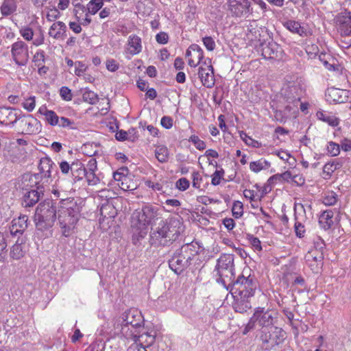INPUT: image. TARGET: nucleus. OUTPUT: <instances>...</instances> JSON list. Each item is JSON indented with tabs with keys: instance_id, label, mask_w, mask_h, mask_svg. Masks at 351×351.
I'll use <instances>...</instances> for the list:
<instances>
[{
	"instance_id": "obj_45",
	"label": "nucleus",
	"mask_w": 351,
	"mask_h": 351,
	"mask_svg": "<svg viewBox=\"0 0 351 351\" xmlns=\"http://www.w3.org/2000/svg\"><path fill=\"white\" fill-rule=\"evenodd\" d=\"M232 213L234 217L239 219L243 215V205L240 201H234L233 202Z\"/></svg>"
},
{
	"instance_id": "obj_39",
	"label": "nucleus",
	"mask_w": 351,
	"mask_h": 351,
	"mask_svg": "<svg viewBox=\"0 0 351 351\" xmlns=\"http://www.w3.org/2000/svg\"><path fill=\"white\" fill-rule=\"evenodd\" d=\"M103 5L104 3L101 0H90L86 6L88 13L94 15L102 8Z\"/></svg>"
},
{
	"instance_id": "obj_50",
	"label": "nucleus",
	"mask_w": 351,
	"mask_h": 351,
	"mask_svg": "<svg viewBox=\"0 0 351 351\" xmlns=\"http://www.w3.org/2000/svg\"><path fill=\"white\" fill-rule=\"evenodd\" d=\"M203 177L200 173L197 171H194L192 173V186L195 189H199L201 188L202 183L203 182Z\"/></svg>"
},
{
	"instance_id": "obj_56",
	"label": "nucleus",
	"mask_w": 351,
	"mask_h": 351,
	"mask_svg": "<svg viewBox=\"0 0 351 351\" xmlns=\"http://www.w3.org/2000/svg\"><path fill=\"white\" fill-rule=\"evenodd\" d=\"M20 34L26 40H31L33 39L34 31L29 27H23L20 29Z\"/></svg>"
},
{
	"instance_id": "obj_6",
	"label": "nucleus",
	"mask_w": 351,
	"mask_h": 351,
	"mask_svg": "<svg viewBox=\"0 0 351 351\" xmlns=\"http://www.w3.org/2000/svg\"><path fill=\"white\" fill-rule=\"evenodd\" d=\"M256 287V280L254 276L250 274L247 276L241 274L237 280H232V282H229L224 287L230 294L243 295L250 298L254 295Z\"/></svg>"
},
{
	"instance_id": "obj_17",
	"label": "nucleus",
	"mask_w": 351,
	"mask_h": 351,
	"mask_svg": "<svg viewBox=\"0 0 351 351\" xmlns=\"http://www.w3.org/2000/svg\"><path fill=\"white\" fill-rule=\"evenodd\" d=\"M254 319L256 320V322L259 326L262 327L261 330H265L266 331L271 329L274 326V317L271 311L265 310V308H257L254 313Z\"/></svg>"
},
{
	"instance_id": "obj_55",
	"label": "nucleus",
	"mask_w": 351,
	"mask_h": 351,
	"mask_svg": "<svg viewBox=\"0 0 351 351\" xmlns=\"http://www.w3.org/2000/svg\"><path fill=\"white\" fill-rule=\"evenodd\" d=\"M145 184L146 186H147L149 189H152L154 191L164 193L163 184L162 182H152V180H146Z\"/></svg>"
},
{
	"instance_id": "obj_11",
	"label": "nucleus",
	"mask_w": 351,
	"mask_h": 351,
	"mask_svg": "<svg viewBox=\"0 0 351 351\" xmlns=\"http://www.w3.org/2000/svg\"><path fill=\"white\" fill-rule=\"evenodd\" d=\"M158 208L152 205H146L136 210L132 215L133 223L147 228L158 219Z\"/></svg>"
},
{
	"instance_id": "obj_40",
	"label": "nucleus",
	"mask_w": 351,
	"mask_h": 351,
	"mask_svg": "<svg viewBox=\"0 0 351 351\" xmlns=\"http://www.w3.org/2000/svg\"><path fill=\"white\" fill-rule=\"evenodd\" d=\"M24 256V251L21 243H19V240L12 246L10 251V256L16 260H19Z\"/></svg>"
},
{
	"instance_id": "obj_33",
	"label": "nucleus",
	"mask_w": 351,
	"mask_h": 351,
	"mask_svg": "<svg viewBox=\"0 0 351 351\" xmlns=\"http://www.w3.org/2000/svg\"><path fill=\"white\" fill-rule=\"evenodd\" d=\"M285 27L289 31L298 34L300 36H306L307 34L306 29L301 26L300 23L295 21H288L285 23Z\"/></svg>"
},
{
	"instance_id": "obj_46",
	"label": "nucleus",
	"mask_w": 351,
	"mask_h": 351,
	"mask_svg": "<svg viewBox=\"0 0 351 351\" xmlns=\"http://www.w3.org/2000/svg\"><path fill=\"white\" fill-rule=\"evenodd\" d=\"M119 187L124 191H132L136 189V184L128 177L123 178V182L119 184Z\"/></svg>"
},
{
	"instance_id": "obj_10",
	"label": "nucleus",
	"mask_w": 351,
	"mask_h": 351,
	"mask_svg": "<svg viewBox=\"0 0 351 351\" xmlns=\"http://www.w3.org/2000/svg\"><path fill=\"white\" fill-rule=\"evenodd\" d=\"M30 183L29 189H23L21 204L24 208L33 207L44 195L43 183H37L34 181Z\"/></svg>"
},
{
	"instance_id": "obj_15",
	"label": "nucleus",
	"mask_w": 351,
	"mask_h": 351,
	"mask_svg": "<svg viewBox=\"0 0 351 351\" xmlns=\"http://www.w3.org/2000/svg\"><path fill=\"white\" fill-rule=\"evenodd\" d=\"M229 10L236 17L247 18L253 12L249 0H230Z\"/></svg>"
},
{
	"instance_id": "obj_42",
	"label": "nucleus",
	"mask_w": 351,
	"mask_h": 351,
	"mask_svg": "<svg viewBox=\"0 0 351 351\" xmlns=\"http://www.w3.org/2000/svg\"><path fill=\"white\" fill-rule=\"evenodd\" d=\"M246 239L254 250L261 252L263 250L261 242L258 237H254L252 234H247Z\"/></svg>"
},
{
	"instance_id": "obj_12",
	"label": "nucleus",
	"mask_w": 351,
	"mask_h": 351,
	"mask_svg": "<svg viewBox=\"0 0 351 351\" xmlns=\"http://www.w3.org/2000/svg\"><path fill=\"white\" fill-rule=\"evenodd\" d=\"M11 55L13 61L19 66H26L29 62V48L27 45L18 40L11 45Z\"/></svg>"
},
{
	"instance_id": "obj_49",
	"label": "nucleus",
	"mask_w": 351,
	"mask_h": 351,
	"mask_svg": "<svg viewBox=\"0 0 351 351\" xmlns=\"http://www.w3.org/2000/svg\"><path fill=\"white\" fill-rule=\"evenodd\" d=\"M189 141L191 142L198 150H204L206 149V143L201 140L198 136L195 134L191 135L189 138Z\"/></svg>"
},
{
	"instance_id": "obj_41",
	"label": "nucleus",
	"mask_w": 351,
	"mask_h": 351,
	"mask_svg": "<svg viewBox=\"0 0 351 351\" xmlns=\"http://www.w3.org/2000/svg\"><path fill=\"white\" fill-rule=\"evenodd\" d=\"M59 168L62 175L66 176L69 180L73 169V162L69 164L66 160H62L59 162Z\"/></svg>"
},
{
	"instance_id": "obj_1",
	"label": "nucleus",
	"mask_w": 351,
	"mask_h": 351,
	"mask_svg": "<svg viewBox=\"0 0 351 351\" xmlns=\"http://www.w3.org/2000/svg\"><path fill=\"white\" fill-rule=\"evenodd\" d=\"M182 231V223L178 217H169L161 221L149 233V242L155 247H169L178 240Z\"/></svg>"
},
{
	"instance_id": "obj_38",
	"label": "nucleus",
	"mask_w": 351,
	"mask_h": 351,
	"mask_svg": "<svg viewBox=\"0 0 351 351\" xmlns=\"http://www.w3.org/2000/svg\"><path fill=\"white\" fill-rule=\"evenodd\" d=\"M338 200L337 194L332 191H327L322 196V203L326 206H333L335 205Z\"/></svg>"
},
{
	"instance_id": "obj_24",
	"label": "nucleus",
	"mask_w": 351,
	"mask_h": 351,
	"mask_svg": "<svg viewBox=\"0 0 351 351\" xmlns=\"http://www.w3.org/2000/svg\"><path fill=\"white\" fill-rule=\"evenodd\" d=\"M85 176L86 170L84 164L79 160L73 161V169L69 181L71 184H74L82 180Z\"/></svg>"
},
{
	"instance_id": "obj_60",
	"label": "nucleus",
	"mask_w": 351,
	"mask_h": 351,
	"mask_svg": "<svg viewBox=\"0 0 351 351\" xmlns=\"http://www.w3.org/2000/svg\"><path fill=\"white\" fill-rule=\"evenodd\" d=\"M202 42L207 50L212 51L215 48V43L211 36H206L202 38Z\"/></svg>"
},
{
	"instance_id": "obj_37",
	"label": "nucleus",
	"mask_w": 351,
	"mask_h": 351,
	"mask_svg": "<svg viewBox=\"0 0 351 351\" xmlns=\"http://www.w3.org/2000/svg\"><path fill=\"white\" fill-rule=\"evenodd\" d=\"M83 100L90 104L94 105L99 101L98 95L93 90L85 88L82 94Z\"/></svg>"
},
{
	"instance_id": "obj_5",
	"label": "nucleus",
	"mask_w": 351,
	"mask_h": 351,
	"mask_svg": "<svg viewBox=\"0 0 351 351\" xmlns=\"http://www.w3.org/2000/svg\"><path fill=\"white\" fill-rule=\"evenodd\" d=\"M56 203L52 199L41 202L34 214V223L38 231H49L53 226L56 217Z\"/></svg>"
},
{
	"instance_id": "obj_21",
	"label": "nucleus",
	"mask_w": 351,
	"mask_h": 351,
	"mask_svg": "<svg viewBox=\"0 0 351 351\" xmlns=\"http://www.w3.org/2000/svg\"><path fill=\"white\" fill-rule=\"evenodd\" d=\"M231 295L234 299L232 306L236 312L244 313L251 308L250 297L238 294Z\"/></svg>"
},
{
	"instance_id": "obj_44",
	"label": "nucleus",
	"mask_w": 351,
	"mask_h": 351,
	"mask_svg": "<svg viewBox=\"0 0 351 351\" xmlns=\"http://www.w3.org/2000/svg\"><path fill=\"white\" fill-rule=\"evenodd\" d=\"M85 178L89 186L97 185L101 181L99 175L97 174L96 172L86 171Z\"/></svg>"
},
{
	"instance_id": "obj_58",
	"label": "nucleus",
	"mask_w": 351,
	"mask_h": 351,
	"mask_svg": "<svg viewBox=\"0 0 351 351\" xmlns=\"http://www.w3.org/2000/svg\"><path fill=\"white\" fill-rule=\"evenodd\" d=\"M190 186L189 181L186 178H181L178 179L176 183V188L181 191H186Z\"/></svg>"
},
{
	"instance_id": "obj_59",
	"label": "nucleus",
	"mask_w": 351,
	"mask_h": 351,
	"mask_svg": "<svg viewBox=\"0 0 351 351\" xmlns=\"http://www.w3.org/2000/svg\"><path fill=\"white\" fill-rule=\"evenodd\" d=\"M60 16L61 14L58 9L53 8L48 12L46 15V18L49 21H55L56 19H59Z\"/></svg>"
},
{
	"instance_id": "obj_23",
	"label": "nucleus",
	"mask_w": 351,
	"mask_h": 351,
	"mask_svg": "<svg viewBox=\"0 0 351 351\" xmlns=\"http://www.w3.org/2000/svg\"><path fill=\"white\" fill-rule=\"evenodd\" d=\"M335 213H337L339 216V212L336 209H328L321 213L318 219V222L321 228L324 230H328L332 228L334 223L332 219L334 217Z\"/></svg>"
},
{
	"instance_id": "obj_35",
	"label": "nucleus",
	"mask_w": 351,
	"mask_h": 351,
	"mask_svg": "<svg viewBox=\"0 0 351 351\" xmlns=\"http://www.w3.org/2000/svg\"><path fill=\"white\" fill-rule=\"evenodd\" d=\"M270 162L264 158L252 161L250 164V169L254 173H258L261 170L267 169L270 167Z\"/></svg>"
},
{
	"instance_id": "obj_57",
	"label": "nucleus",
	"mask_w": 351,
	"mask_h": 351,
	"mask_svg": "<svg viewBox=\"0 0 351 351\" xmlns=\"http://www.w3.org/2000/svg\"><path fill=\"white\" fill-rule=\"evenodd\" d=\"M60 95L63 100L66 101H71L73 97L71 90L67 86H62L60 88Z\"/></svg>"
},
{
	"instance_id": "obj_51",
	"label": "nucleus",
	"mask_w": 351,
	"mask_h": 351,
	"mask_svg": "<svg viewBox=\"0 0 351 351\" xmlns=\"http://www.w3.org/2000/svg\"><path fill=\"white\" fill-rule=\"evenodd\" d=\"M327 151L330 156H337L340 153V145L333 141H330L328 143Z\"/></svg>"
},
{
	"instance_id": "obj_22",
	"label": "nucleus",
	"mask_w": 351,
	"mask_h": 351,
	"mask_svg": "<svg viewBox=\"0 0 351 351\" xmlns=\"http://www.w3.org/2000/svg\"><path fill=\"white\" fill-rule=\"evenodd\" d=\"M49 36L56 40H64L67 37V27L62 21L54 22L49 29Z\"/></svg>"
},
{
	"instance_id": "obj_14",
	"label": "nucleus",
	"mask_w": 351,
	"mask_h": 351,
	"mask_svg": "<svg viewBox=\"0 0 351 351\" xmlns=\"http://www.w3.org/2000/svg\"><path fill=\"white\" fill-rule=\"evenodd\" d=\"M335 27L341 36H351V12L345 10L335 18Z\"/></svg>"
},
{
	"instance_id": "obj_18",
	"label": "nucleus",
	"mask_w": 351,
	"mask_h": 351,
	"mask_svg": "<svg viewBox=\"0 0 351 351\" xmlns=\"http://www.w3.org/2000/svg\"><path fill=\"white\" fill-rule=\"evenodd\" d=\"M325 95L326 101L329 103L341 104L348 101L349 91L346 89L330 87L327 88Z\"/></svg>"
},
{
	"instance_id": "obj_19",
	"label": "nucleus",
	"mask_w": 351,
	"mask_h": 351,
	"mask_svg": "<svg viewBox=\"0 0 351 351\" xmlns=\"http://www.w3.org/2000/svg\"><path fill=\"white\" fill-rule=\"evenodd\" d=\"M198 77L205 87L212 88L215 85L214 69L212 65H208L206 67L199 66Z\"/></svg>"
},
{
	"instance_id": "obj_43",
	"label": "nucleus",
	"mask_w": 351,
	"mask_h": 351,
	"mask_svg": "<svg viewBox=\"0 0 351 351\" xmlns=\"http://www.w3.org/2000/svg\"><path fill=\"white\" fill-rule=\"evenodd\" d=\"M317 58L318 61L322 63L325 68L328 70L333 71L335 69L334 65L329 63L328 60L329 58H330V56L329 54L321 52L317 56Z\"/></svg>"
},
{
	"instance_id": "obj_4",
	"label": "nucleus",
	"mask_w": 351,
	"mask_h": 351,
	"mask_svg": "<svg viewBox=\"0 0 351 351\" xmlns=\"http://www.w3.org/2000/svg\"><path fill=\"white\" fill-rule=\"evenodd\" d=\"M81 207L73 198L62 201V206L58 210V220L62 234L70 237L80 219Z\"/></svg>"
},
{
	"instance_id": "obj_32",
	"label": "nucleus",
	"mask_w": 351,
	"mask_h": 351,
	"mask_svg": "<svg viewBox=\"0 0 351 351\" xmlns=\"http://www.w3.org/2000/svg\"><path fill=\"white\" fill-rule=\"evenodd\" d=\"M342 167V163L339 161L337 159L333 160L331 162H329L324 165L322 167L323 171V178L325 180L329 179L332 173L337 169L341 168Z\"/></svg>"
},
{
	"instance_id": "obj_3",
	"label": "nucleus",
	"mask_w": 351,
	"mask_h": 351,
	"mask_svg": "<svg viewBox=\"0 0 351 351\" xmlns=\"http://www.w3.org/2000/svg\"><path fill=\"white\" fill-rule=\"evenodd\" d=\"M282 95L289 103L295 106H300L302 112L307 110V100L306 99V84L296 76L287 75L281 88Z\"/></svg>"
},
{
	"instance_id": "obj_53",
	"label": "nucleus",
	"mask_w": 351,
	"mask_h": 351,
	"mask_svg": "<svg viewBox=\"0 0 351 351\" xmlns=\"http://www.w3.org/2000/svg\"><path fill=\"white\" fill-rule=\"evenodd\" d=\"M22 106L27 112H32L36 106L35 97L32 96L26 99L25 101L22 104Z\"/></svg>"
},
{
	"instance_id": "obj_20",
	"label": "nucleus",
	"mask_w": 351,
	"mask_h": 351,
	"mask_svg": "<svg viewBox=\"0 0 351 351\" xmlns=\"http://www.w3.org/2000/svg\"><path fill=\"white\" fill-rule=\"evenodd\" d=\"M258 36L255 35L256 38H258V41L260 42V47L262 51V56L265 59H274L277 57L278 53V45L273 42H269L266 43L265 41H262L261 38V34Z\"/></svg>"
},
{
	"instance_id": "obj_36",
	"label": "nucleus",
	"mask_w": 351,
	"mask_h": 351,
	"mask_svg": "<svg viewBox=\"0 0 351 351\" xmlns=\"http://www.w3.org/2000/svg\"><path fill=\"white\" fill-rule=\"evenodd\" d=\"M169 152L167 147L165 145H160L156 148L155 156L157 160L161 162L165 163L167 162L169 158Z\"/></svg>"
},
{
	"instance_id": "obj_27",
	"label": "nucleus",
	"mask_w": 351,
	"mask_h": 351,
	"mask_svg": "<svg viewBox=\"0 0 351 351\" xmlns=\"http://www.w3.org/2000/svg\"><path fill=\"white\" fill-rule=\"evenodd\" d=\"M316 117L319 120L328 123L332 127H336L339 125L340 123L339 118L332 114V113L326 112L322 110H319L316 112Z\"/></svg>"
},
{
	"instance_id": "obj_13",
	"label": "nucleus",
	"mask_w": 351,
	"mask_h": 351,
	"mask_svg": "<svg viewBox=\"0 0 351 351\" xmlns=\"http://www.w3.org/2000/svg\"><path fill=\"white\" fill-rule=\"evenodd\" d=\"M115 333L120 335L124 338L133 341L137 343V339L139 334L144 330L143 324L138 325L133 324L130 325H114Z\"/></svg>"
},
{
	"instance_id": "obj_54",
	"label": "nucleus",
	"mask_w": 351,
	"mask_h": 351,
	"mask_svg": "<svg viewBox=\"0 0 351 351\" xmlns=\"http://www.w3.org/2000/svg\"><path fill=\"white\" fill-rule=\"evenodd\" d=\"M225 172L223 169L216 170L212 175L211 184L213 186H217L220 184L221 180L223 178Z\"/></svg>"
},
{
	"instance_id": "obj_26",
	"label": "nucleus",
	"mask_w": 351,
	"mask_h": 351,
	"mask_svg": "<svg viewBox=\"0 0 351 351\" xmlns=\"http://www.w3.org/2000/svg\"><path fill=\"white\" fill-rule=\"evenodd\" d=\"M128 45L129 47L128 51L132 56L138 54L142 51L141 38L136 34L129 36Z\"/></svg>"
},
{
	"instance_id": "obj_30",
	"label": "nucleus",
	"mask_w": 351,
	"mask_h": 351,
	"mask_svg": "<svg viewBox=\"0 0 351 351\" xmlns=\"http://www.w3.org/2000/svg\"><path fill=\"white\" fill-rule=\"evenodd\" d=\"M17 9L16 0H3L0 6L1 14L3 17L13 14Z\"/></svg>"
},
{
	"instance_id": "obj_63",
	"label": "nucleus",
	"mask_w": 351,
	"mask_h": 351,
	"mask_svg": "<svg viewBox=\"0 0 351 351\" xmlns=\"http://www.w3.org/2000/svg\"><path fill=\"white\" fill-rule=\"evenodd\" d=\"M156 40L159 44L165 45L169 41V35L165 32H160L156 34Z\"/></svg>"
},
{
	"instance_id": "obj_47",
	"label": "nucleus",
	"mask_w": 351,
	"mask_h": 351,
	"mask_svg": "<svg viewBox=\"0 0 351 351\" xmlns=\"http://www.w3.org/2000/svg\"><path fill=\"white\" fill-rule=\"evenodd\" d=\"M32 62H34L36 66L44 64L45 62V53L43 50L38 49L33 56Z\"/></svg>"
},
{
	"instance_id": "obj_48",
	"label": "nucleus",
	"mask_w": 351,
	"mask_h": 351,
	"mask_svg": "<svg viewBox=\"0 0 351 351\" xmlns=\"http://www.w3.org/2000/svg\"><path fill=\"white\" fill-rule=\"evenodd\" d=\"M60 128H68L70 130H76L77 127L75 125L74 122L64 117H59V124L58 125Z\"/></svg>"
},
{
	"instance_id": "obj_62",
	"label": "nucleus",
	"mask_w": 351,
	"mask_h": 351,
	"mask_svg": "<svg viewBox=\"0 0 351 351\" xmlns=\"http://www.w3.org/2000/svg\"><path fill=\"white\" fill-rule=\"evenodd\" d=\"M86 65L80 62V61H77L75 62V74L77 76H81L82 75L84 72L86 71Z\"/></svg>"
},
{
	"instance_id": "obj_2",
	"label": "nucleus",
	"mask_w": 351,
	"mask_h": 351,
	"mask_svg": "<svg viewBox=\"0 0 351 351\" xmlns=\"http://www.w3.org/2000/svg\"><path fill=\"white\" fill-rule=\"evenodd\" d=\"M200 248L199 243L195 241L182 245L173 253L168 260L169 268L175 274H181L199 260Z\"/></svg>"
},
{
	"instance_id": "obj_31",
	"label": "nucleus",
	"mask_w": 351,
	"mask_h": 351,
	"mask_svg": "<svg viewBox=\"0 0 351 351\" xmlns=\"http://www.w3.org/2000/svg\"><path fill=\"white\" fill-rule=\"evenodd\" d=\"M147 234V228L134 223V232L132 237V243L138 245Z\"/></svg>"
},
{
	"instance_id": "obj_28",
	"label": "nucleus",
	"mask_w": 351,
	"mask_h": 351,
	"mask_svg": "<svg viewBox=\"0 0 351 351\" xmlns=\"http://www.w3.org/2000/svg\"><path fill=\"white\" fill-rule=\"evenodd\" d=\"M156 339V332L152 330L151 332H145L143 330L139 334V338L137 339V342L139 346L147 347L151 346L155 341Z\"/></svg>"
},
{
	"instance_id": "obj_8",
	"label": "nucleus",
	"mask_w": 351,
	"mask_h": 351,
	"mask_svg": "<svg viewBox=\"0 0 351 351\" xmlns=\"http://www.w3.org/2000/svg\"><path fill=\"white\" fill-rule=\"evenodd\" d=\"M38 169L39 172L38 173L32 174L29 176V182H35L40 183L44 180V182H49V180L53 177L52 173L54 172V176L58 174V169L54 162L48 156L43 157L40 159Z\"/></svg>"
},
{
	"instance_id": "obj_9",
	"label": "nucleus",
	"mask_w": 351,
	"mask_h": 351,
	"mask_svg": "<svg viewBox=\"0 0 351 351\" xmlns=\"http://www.w3.org/2000/svg\"><path fill=\"white\" fill-rule=\"evenodd\" d=\"M285 332L280 328L271 327L268 330H261L260 340L265 350H271L282 343L285 339Z\"/></svg>"
},
{
	"instance_id": "obj_29",
	"label": "nucleus",
	"mask_w": 351,
	"mask_h": 351,
	"mask_svg": "<svg viewBox=\"0 0 351 351\" xmlns=\"http://www.w3.org/2000/svg\"><path fill=\"white\" fill-rule=\"evenodd\" d=\"M38 112L45 117V121L51 126H56L59 124V117L51 110H48L46 106H42L38 109Z\"/></svg>"
},
{
	"instance_id": "obj_64",
	"label": "nucleus",
	"mask_w": 351,
	"mask_h": 351,
	"mask_svg": "<svg viewBox=\"0 0 351 351\" xmlns=\"http://www.w3.org/2000/svg\"><path fill=\"white\" fill-rule=\"evenodd\" d=\"M173 120L171 117L164 116L161 118L160 124L165 129H171L173 126Z\"/></svg>"
},
{
	"instance_id": "obj_25",
	"label": "nucleus",
	"mask_w": 351,
	"mask_h": 351,
	"mask_svg": "<svg viewBox=\"0 0 351 351\" xmlns=\"http://www.w3.org/2000/svg\"><path fill=\"white\" fill-rule=\"evenodd\" d=\"M27 219L28 218L26 215L20 217L18 219H14L12 225L10 228V234L14 237L18 234H22L27 227Z\"/></svg>"
},
{
	"instance_id": "obj_7",
	"label": "nucleus",
	"mask_w": 351,
	"mask_h": 351,
	"mask_svg": "<svg viewBox=\"0 0 351 351\" xmlns=\"http://www.w3.org/2000/svg\"><path fill=\"white\" fill-rule=\"evenodd\" d=\"M215 270L219 276L217 282L221 283L223 287L229 282H232V280L235 278L234 255L230 254H221L217 260Z\"/></svg>"
},
{
	"instance_id": "obj_52",
	"label": "nucleus",
	"mask_w": 351,
	"mask_h": 351,
	"mask_svg": "<svg viewBox=\"0 0 351 351\" xmlns=\"http://www.w3.org/2000/svg\"><path fill=\"white\" fill-rule=\"evenodd\" d=\"M81 1L82 0H72V5L74 7L73 12L77 21H80V17L77 16L79 12L81 11L84 12L86 10V8L82 5Z\"/></svg>"
},
{
	"instance_id": "obj_61",
	"label": "nucleus",
	"mask_w": 351,
	"mask_h": 351,
	"mask_svg": "<svg viewBox=\"0 0 351 351\" xmlns=\"http://www.w3.org/2000/svg\"><path fill=\"white\" fill-rule=\"evenodd\" d=\"M189 49H191V50L193 51V52L197 56V58H198V64L204 58V51L203 49L196 44H193L189 47Z\"/></svg>"
},
{
	"instance_id": "obj_16",
	"label": "nucleus",
	"mask_w": 351,
	"mask_h": 351,
	"mask_svg": "<svg viewBox=\"0 0 351 351\" xmlns=\"http://www.w3.org/2000/svg\"><path fill=\"white\" fill-rule=\"evenodd\" d=\"M136 324L138 325L144 324V318L138 309L131 308L125 311L118 317L114 325H130Z\"/></svg>"
},
{
	"instance_id": "obj_34",
	"label": "nucleus",
	"mask_w": 351,
	"mask_h": 351,
	"mask_svg": "<svg viewBox=\"0 0 351 351\" xmlns=\"http://www.w3.org/2000/svg\"><path fill=\"white\" fill-rule=\"evenodd\" d=\"M291 178V174L289 171H287L282 173H277L271 176L268 180V184H275L277 183H282L289 182Z\"/></svg>"
}]
</instances>
